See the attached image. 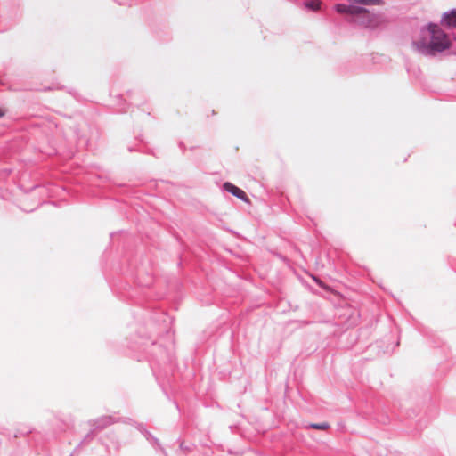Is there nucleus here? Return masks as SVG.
I'll list each match as a JSON object with an SVG mask.
<instances>
[{
	"mask_svg": "<svg viewBox=\"0 0 456 456\" xmlns=\"http://www.w3.org/2000/svg\"><path fill=\"white\" fill-rule=\"evenodd\" d=\"M421 33L428 31L430 36V41L426 38L419 41H413L412 45L422 54L427 56H435L448 50L452 46V42L447 34L435 22H428L426 27L421 28Z\"/></svg>",
	"mask_w": 456,
	"mask_h": 456,
	"instance_id": "1",
	"label": "nucleus"
},
{
	"mask_svg": "<svg viewBox=\"0 0 456 456\" xmlns=\"http://www.w3.org/2000/svg\"><path fill=\"white\" fill-rule=\"evenodd\" d=\"M334 10L338 13L347 14L352 17L359 19V23L364 27H370L374 21V15L370 12L368 9L362 6L355 5L354 4H336Z\"/></svg>",
	"mask_w": 456,
	"mask_h": 456,
	"instance_id": "2",
	"label": "nucleus"
},
{
	"mask_svg": "<svg viewBox=\"0 0 456 456\" xmlns=\"http://www.w3.org/2000/svg\"><path fill=\"white\" fill-rule=\"evenodd\" d=\"M149 289L139 284L132 287L129 284L121 285L118 289V297L123 300L131 301L133 304L142 305L148 297Z\"/></svg>",
	"mask_w": 456,
	"mask_h": 456,
	"instance_id": "3",
	"label": "nucleus"
},
{
	"mask_svg": "<svg viewBox=\"0 0 456 456\" xmlns=\"http://www.w3.org/2000/svg\"><path fill=\"white\" fill-rule=\"evenodd\" d=\"M130 347L133 350L147 351V354H150L152 359H154L158 363L170 362L172 361L171 355L167 352L166 348L155 342H151L150 344H148V341L142 343L136 342L130 345Z\"/></svg>",
	"mask_w": 456,
	"mask_h": 456,
	"instance_id": "4",
	"label": "nucleus"
},
{
	"mask_svg": "<svg viewBox=\"0 0 456 456\" xmlns=\"http://www.w3.org/2000/svg\"><path fill=\"white\" fill-rule=\"evenodd\" d=\"M123 422L133 425L155 450H159L164 456H167V451L162 447L159 440L147 429L143 423L137 422L129 418L123 420Z\"/></svg>",
	"mask_w": 456,
	"mask_h": 456,
	"instance_id": "5",
	"label": "nucleus"
},
{
	"mask_svg": "<svg viewBox=\"0 0 456 456\" xmlns=\"http://www.w3.org/2000/svg\"><path fill=\"white\" fill-rule=\"evenodd\" d=\"M222 188L223 191L231 193L232 196L236 197L237 199L240 200L243 202L249 201V199L246 192L242 189L232 183L231 182H224L222 185Z\"/></svg>",
	"mask_w": 456,
	"mask_h": 456,
	"instance_id": "6",
	"label": "nucleus"
},
{
	"mask_svg": "<svg viewBox=\"0 0 456 456\" xmlns=\"http://www.w3.org/2000/svg\"><path fill=\"white\" fill-rule=\"evenodd\" d=\"M117 421L118 420L114 417L106 415V416H102L95 419L90 420L89 424L93 428V429H94V431L96 432V430H102L105 428H107L108 426H110Z\"/></svg>",
	"mask_w": 456,
	"mask_h": 456,
	"instance_id": "7",
	"label": "nucleus"
},
{
	"mask_svg": "<svg viewBox=\"0 0 456 456\" xmlns=\"http://www.w3.org/2000/svg\"><path fill=\"white\" fill-rule=\"evenodd\" d=\"M440 23L446 29L456 28V8L444 12Z\"/></svg>",
	"mask_w": 456,
	"mask_h": 456,
	"instance_id": "8",
	"label": "nucleus"
},
{
	"mask_svg": "<svg viewBox=\"0 0 456 456\" xmlns=\"http://www.w3.org/2000/svg\"><path fill=\"white\" fill-rule=\"evenodd\" d=\"M96 433L94 429L92 428L83 440L75 447L70 456L77 454L82 447L88 445L94 439Z\"/></svg>",
	"mask_w": 456,
	"mask_h": 456,
	"instance_id": "9",
	"label": "nucleus"
},
{
	"mask_svg": "<svg viewBox=\"0 0 456 456\" xmlns=\"http://www.w3.org/2000/svg\"><path fill=\"white\" fill-rule=\"evenodd\" d=\"M74 134L77 139V143L79 148H86L88 145L89 140L88 138L80 134L79 129L76 126L74 127Z\"/></svg>",
	"mask_w": 456,
	"mask_h": 456,
	"instance_id": "10",
	"label": "nucleus"
},
{
	"mask_svg": "<svg viewBox=\"0 0 456 456\" xmlns=\"http://www.w3.org/2000/svg\"><path fill=\"white\" fill-rule=\"evenodd\" d=\"M303 4L305 9L312 12H318L321 8V2L319 0H306Z\"/></svg>",
	"mask_w": 456,
	"mask_h": 456,
	"instance_id": "11",
	"label": "nucleus"
},
{
	"mask_svg": "<svg viewBox=\"0 0 456 456\" xmlns=\"http://www.w3.org/2000/svg\"><path fill=\"white\" fill-rule=\"evenodd\" d=\"M353 3L358 6H370V5H378L382 3V0H353Z\"/></svg>",
	"mask_w": 456,
	"mask_h": 456,
	"instance_id": "12",
	"label": "nucleus"
},
{
	"mask_svg": "<svg viewBox=\"0 0 456 456\" xmlns=\"http://www.w3.org/2000/svg\"><path fill=\"white\" fill-rule=\"evenodd\" d=\"M307 428L317 429V430H327L330 428L328 422L322 423H309L306 426Z\"/></svg>",
	"mask_w": 456,
	"mask_h": 456,
	"instance_id": "13",
	"label": "nucleus"
},
{
	"mask_svg": "<svg viewBox=\"0 0 456 456\" xmlns=\"http://www.w3.org/2000/svg\"><path fill=\"white\" fill-rule=\"evenodd\" d=\"M119 5H128L131 6L134 0H114Z\"/></svg>",
	"mask_w": 456,
	"mask_h": 456,
	"instance_id": "14",
	"label": "nucleus"
},
{
	"mask_svg": "<svg viewBox=\"0 0 456 456\" xmlns=\"http://www.w3.org/2000/svg\"><path fill=\"white\" fill-rule=\"evenodd\" d=\"M13 16H14V17H19V16H20L19 6H16V7L14 8Z\"/></svg>",
	"mask_w": 456,
	"mask_h": 456,
	"instance_id": "15",
	"label": "nucleus"
},
{
	"mask_svg": "<svg viewBox=\"0 0 456 456\" xmlns=\"http://www.w3.org/2000/svg\"><path fill=\"white\" fill-rule=\"evenodd\" d=\"M178 146H179V148L182 150V151H183V152H184V151H185V145H184V143H183V142H178Z\"/></svg>",
	"mask_w": 456,
	"mask_h": 456,
	"instance_id": "16",
	"label": "nucleus"
},
{
	"mask_svg": "<svg viewBox=\"0 0 456 456\" xmlns=\"http://www.w3.org/2000/svg\"><path fill=\"white\" fill-rule=\"evenodd\" d=\"M2 172L4 174L5 176H7L11 174L12 170L8 169V168H4L2 170Z\"/></svg>",
	"mask_w": 456,
	"mask_h": 456,
	"instance_id": "17",
	"label": "nucleus"
},
{
	"mask_svg": "<svg viewBox=\"0 0 456 456\" xmlns=\"http://www.w3.org/2000/svg\"><path fill=\"white\" fill-rule=\"evenodd\" d=\"M180 448H181L182 450H186V451H188V450H189V448H188V447H186V446H184V445H183V443H181V444H180Z\"/></svg>",
	"mask_w": 456,
	"mask_h": 456,
	"instance_id": "18",
	"label": "nucleus"
},
{
	"mask_svg": "<svg viewBox=\"0 0 456 456\" xmlns=\"http://www.w3.org/2000/svg\"><path fill=\"white\" fill-rule=\"evenodd\" d=\"M68 92H69V94H70L72 95H75V94H76V91L74 89H69Z\"/></svg>",
	"mask_w": 456,
	"mask_h": 456,
	"instance_id": "19",
	"label": "nucleus"
},
{
	"mask_svg": "<svg viewBox=\"0 0 456 456\" xmlns=\"http://www.w3.org/2000/svg\"><path fill=\"white\" fill-rule=\"evenodd\" d=\"M4 116V111L0 108V118Z\"/></svg>",
	"mask_w": 456,
	"mask_h": 456,
	"instance_id": "20",
	"label": "nucleus"
},
{
	"mask_svg": "<svg viewBox=\"0 0 456 456\" xmlns=\"http://www.w3.org/2000/svg\"><path fill=\"white\" fill-rule=\"evenodd\" d=\"M174 404H175V408H176L177 410H179V405H178L177 402H175H175H174Z\"/></svg>",
	"mask_w": 456,
	"mask_h": 456,
	"instance_id": "21",
	"label": "nucleus"
},
{
	"mask_svg": "<svg viewBox=\"0 0 456 456\" xmlns=\"http://www.w3.org/2000/svg\"><path fill=\"white\" fill-rule=\"evenodd\" d=\"M128 151H134V149H133L132 147H128Z\"/></svg>",
	"mask_w": 456,
	"mask_h": 456,
	"instance_id": "22",
	"label": "nucleus"
},
{
	"mask_svg": "<svg viewBox=\"0 0 456 456\" xmlns=\"http://www.w3.org/2000/svg\"><path fill=\"white\" fill-rule=\"evenodd\" d=\"M29 433H31V430L26 431V434H29Z\"/></svg>",
	"mask_w": 456,
	"mask_h": 456,
	"instance_id": "23",
	"label": "nucleus"
},
{
	"mask_svg": "<svg viewBox=\"0 0 456 456\" xmlns=\"http://www.w3.org/2000/svg\"><path fill=\"white\" fill-rule=\"evenodd\" d=\"M454 39L456 40V37H454Z\"/></svg>",
	"mask_w": 456,
	"mask_h": 456,
	"instance_id": "24",
	"label": "nucleus"
}]
</instances>
